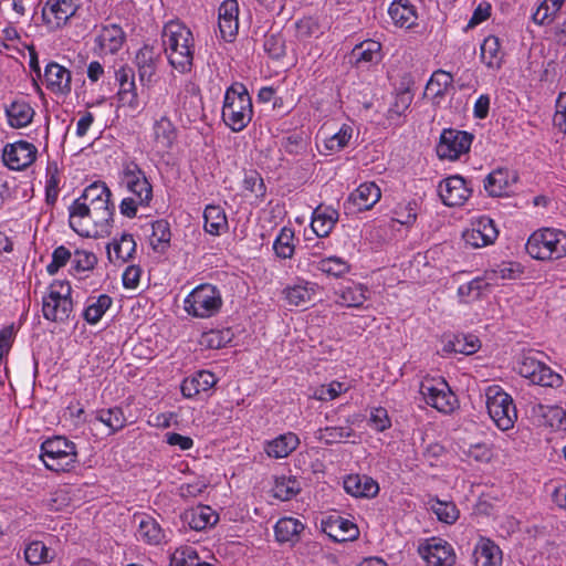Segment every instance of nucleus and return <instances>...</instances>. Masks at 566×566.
<instances>
[{
  "mask_svg": "<svg viewBox=\"0 0 566 566\" xmlns=\"http://www.w3.org/2000/svg\"><path fill=\"white\" fill-rule=\"evenodd\" d=\"M112 192L105 182H93L70 207V227L82 237H96L108 232L114 208Z\"/></svg>",
  "mask_w": 566,
  "mask_h": 566,
  "instance_id": "1",
  "label": "nucleus"
},
{
  "mask_svg": "<svg viewBox=\"0 0 566 566\" xmlns=\"http://www.w3.org/2000/svg\"><path fill=\"white\" fill-rule=\"evenodd\" d=\"M163 45L169 63L180 72L190 70L193 60V36L191 31L179 22H169L163 31Z\"/></svg>",
  "mask_w": 566,
  "mask_h": 566,
  "instance_id": "2",
  "label": "nucleus"
},
{
  "mask_svg": "<svg viewBox=\"0 0 566 566\" xmlns=\"http://www.w3.org/2000/svg\"><path fill=\"white\" fill-rule=\"evenodd\" d=\"M253 116L252 101L241 83L231 85L224 95L222 119L233 132L243 130Z\"/></svg>",
  "mask_w": 566,
  "mask_h": 566,
  "instance_id": "3",
  "label": "nucleus"
},
{
  "mask_svg": "<svg viewBox=\"0 0 566 566\" xmlns=\"http://www.w3.org/2000/svg\"><path fill=\"white\" fill-rule=\"evenodd\" d=\"M526 251L537 260L560 259L566 255V233L554 229L535 231L526 242Z\"/></svg>",
  "mask_w": 566,
  "mask_h": 566,
  "instance_id": "4",
  "label": "nucleus"
},
{
  "mask_svg": "<svg viewBox=\"0 0 566 566\" xmlns=\"http://www.w3.org/2000/svg\"><path fill=\"white\" fill-rule=\"evenodd\" d=\"M40 457L46 469L55 472H65L76 462V447L64 437H54L41 444Z\"/></svg>",
  "mask_w": 566,
  "mask_h": 566,
  "instance_id": "5",
  "label": "nucleus"
},
{
  "mask_svg": "<svg viewBox=\"0 0 566 566\" xmlns=\"http://www.w3.org/2000/svg\"><path fill=\"white\" fill-rule=\"evenodd\" d=\"M71 285L66 281H54L46 296L43 297V316L53 322H64L73 310Z\"/></svg>",
  "mask_w": 566,
  "mask_h": 566,
  "instance_id": "6",
  "label": "nucleus"
},
{
  "mask_svg": "<svg viewBox=\"0 0 566 566\" xmlns=\"http://www.w3.org/2000/svg\"><path fill=\"white\" fill-rule=\"evenodd\" d=\"M488 412L496 427L503 431L513 428L517 412L512 397L499 386L486 389Z\"/></svg>",
  "mask_w": 566,
  "mask_h": 566,
  "instance_id": "7",
  "label": "nucleus"
},
{
  "mask_svg": "<svg viewBox=\"0 0 566 566\" xmlns=\"http://www.w3.org/2000/svg\"><path fill=\"white\" fill-rule=\"evenodd\" d=\"M185 311L196 317H210L221 307L220 293L210 284L197 286L185 300Z\"/></svg>",
  "mask_w": 566,
  "mask_h": 566,
  "instance_id": "8",
  "label": "nucleus"
},
{
  "mask_svg": "<svg viewBox=\"0 0 566 566\" xmlns=\"http://www.w3.org/2000/svg\"><path fill=\"white\" fill-rule=\"evenodd\" d=\"M419 391L424 401L440 412L449 413L455 408L457 398L441 377H424L420 382Z\"/></svg>",
  "mask_w": 566,
  "mask_h": 566,
  "instance_id": "9",
  "label": "nucleus"
},
{
  "mask_svg": "<svg viewBox=\"0 0 566 566\" xmlns=\"http://www.w3.org/2000/svg\"><path fill=\"white\" fill-rule=\"evenodd\" d=\"M473 136L458 129H444L437 146V154L440 158L458 159L462 154L469 151Z\"/></svg>",
  "mask_w": 566,
  "mask_h": 566,
  "instance_id": "10",
  "label": "nucleus"
},
{
  "mask_svg": "<svg viewBox=\"0 0 566 566\" xmlns=\"http://www.w3.org/2000/svg\"><path fill=\"white\" fill-rule=\"evenodd\" d=\"M497 235L494 221L488 217H480L463 232V240L473 248H483L494 243Z\"/></svg>",
  "mask_w": 566,
  "mask_h": 566,
  "instance_id": "11",
  "label": "nucleus"
},
{
  "mask_svg": "<svg viewBox=\"0 0 566 566\" xmlns=\"http://www.w3.org/2000/svg\"><path fill=\"white\" fill-rule=\"evenodd\" d=\"M419 554L432 566H452L455 560L452 547L442 538L432 537L420 545Z\"/></svg>",
  "mask_w": 566,
  "mask_h": 566,
  "instance_id": "12",
  "label": "nucleus"
},
{
  "mask_svg": "<svg viewBox=\"0 0 566 566\" xmlns=\"http://www.w3.org/2000/svg\"><path fill=\"white\" fill-rule=\"evenodd\" d=\"M438 193L446 206H462L471 196V189L461 176H450L438 186Z\"/></svg>",
  "mask_w": 566,
  "mask_h": 566,
  "instance_id": "13",
  "label": "nucleus"
},
{
  "mask_svg": "<svg viewBox=\"0 0 566 566\" xmlns=\"http://www.w3.org/2000/svg\"><path fill=\"white\" fill-rule=\"evenodd\" d=\"M36 151L33 144L20 140L4 147L2 159L10 169L22 170L35 160Z\"/></svg>",
  "mask_w": 566,
  "mask_h": 566,
  "instance_id": "14",
  "label": "nucleus"
},
{
  "mask_svg": "<svg viewBox=\"0 0 566 566\" xmlns=\"http://www.w3.org/2000/svg\"><path fill=\"white\" fill-rule=\"evenodd\" d=\"M381 192L375 182L361 184L353 191L345 202L348 213H356L371 209L380 199Z\"/></svg>",
  "mask_w": 566,
  "mask_h": 566,
  "instance_id": "15",
  "label": "nucleus"
},
{
  "mask_svg": "<svg viewBox=\"0 0 566 566\" xmlns=\"http://www.w3.org/2000/svg\"><path fill=\"white\" fill-rule=\"evenodd\" d=\"M517 176L509 169L499 168L490 172L484 180V189L491 197L510 196L511 187Z\"/></svg>",
  "mask_w": 566,
  "mask_h": 566,
  "instance_id": "16",
  "label": "nucleus"
},
{
  "mask_svg": "<svg viewBox=\"0 0 566 566\" xmlns=\"http://www.w3.org/2000/svg\"><path fill=\"white\" fill-rule=\"evenodd\" d=\"M71 72L59 63L51 62L45 66L44 82L53 93L67 95L71 92Z\"/></svg>",
  "mask_w": 566,
  "mask_h": 566,
  "instance_id": "17",
  "label": "nucleus"
},
{
  "mask_svg": "<svg viewBox=\"0 0 566 566\" xmlns=\"http://www.w3.org/2000/svg\"><path fill=\"white\" fill-rule=\"evenodd\" d=\"M239 2H221L219 7V31L221 38L232 42L239 30Z\"/></svg>",
  "mask_w": 566,
  "mask_h": 566,
  "instance_id": "18",
  "label": "nucleus"
},
{
  "mask_svg": "<svg viewBox=\"0 0 566 566\" xmlns=\"http://www.w3.org/2000/svg\"><path fill=\"white\" fill-rule=\"evenodd\" d=\"M125 41V33L117 24L103 27L99 34L95 39L99 54L117 53Z\"/></svg>",
  "mask_w": 566,
  "mask_h": 566,
  "instance_id": "19",
  "label": "nucleus"
},
{
  "mask_svg": "<svg viewBox=\"0 0 566 566\" xmlns=\"http://www.w3.org/2000/svg\"><path fill=\"white\" fill-rule=\"evenodd\" d=\"M76 10L74 2H45L42 8V18L46 24L60 28L75 14Z\"/></svg>",
  "mask_w": 566,
  "mask_h": 566,
  "instance_id": "20",
  "label": "nucleus"
},
{
  "mask_svg": "<svg viewBox=\"0 0 566 566\" xmlns=\"http://www.w3.org/2000/svg\"><path fill=\"white\" fill-rule=\"evenodd\" d=\"M349 59L357 67L378 63L381 60V44L375 40H365L354 46Z\"/></svg>",
  "mask_w": 566,
  "mask_h": 566,
  "instance_id": "21",
  "label": "nucleus"
},
{
  "mask_svg": "<svg viewBox=\"0 0 566 566\" xmlns=\"http://www.w3.org/2000/svg\"><path fill=\"white\" fill-rule=\"evenodd\" d=\"M324 532L335 542L353 541L356 539L359 534L357 526L353 522L340 516H331L325 522Z\"/></svg>",
  "mask_w": 566,
  "mask_h": 566,
  "instance_id": "22",
  "label": "nucleus"
},
{
  "mask_svg": "<svg viewBox=\"0 0 566 566\" xmlns=\"http://www.w3.org/2000/svg\"><path fill=\"white\" fill-rule=\"evenodd\" d=\"M345 491L356 497H374L379 492L378 483L367 475H348L344 480Z\"/></svg>",
  "mask_w": 566,
  "mask_h": 566,
  "instance_id": "23",
  "label": "nucleus"
},
{
  "mask_svg": "<svg viewBox=\"0 0 566 566\" xmlns=\"http://www.w3.org/2000/svg\"><path fill=\"white\" fill-rule=\"evenodd\" d=\"M338 220V212L332 207L318 206L312 218L311 227L318 238L327 237Z\"/></svg>",
  "mask_w": 566,
  "mask_h": 566,
  "instance_id": "24",
  "label": "nucleus"
},
{
  "mask_svg": "<svg viewBox=\"0 0 566 566\" xmlns=\"http://www.w3.org/2000/svg\"><path fill=\"white\" fill-rule=\"evenodd\" d=\"M217 382L214 374L208 370H200L187 377L181 384V392L187 398H192L201 391H207Z\"/></svg>",
  "mask_w": 566,
  "mask_h": 566,
  "instance_id": "25",
  "label": "nucleus"
},
{
  "mask_svg": "<svg viewBox=\"0 0 566 566\" xmlns=\"http://www.w3.org/2000/svg\"><path fill=\"white\" fill-rule=\"evenodd\" d=\"M473 559L476 566H497L502 560V552L488 538H481L475 545Z\"/></svg>",
  "mask_w": 566,
  "mask_h": 566,
  "instance_id": "26",
  "label": "nucleus"
},
{
  "mask_svg": "<svg viewBox=\"0 0 566 566\" xmlns=\"http://www.w3.org/2000/svg\"><path fill=\"white\" fill-rule=\"evenodd\" d=\"M481 61L490 70L497 71L503 63L504 53L501 50L500 39L489 35L481 44Z\"/></svg>",
  "mask_w": 566,
  "mask_h": 566,
  "instance_id": "27",
  "label": "nucleus"
},
{
  "mask_svg": "<svg viewBox=\"0 0 566 566\" xmlns=\"http://www.w3.org/2000/svg\"><path fill=\"white\" fill-rule=\"evenodd\" d=\"M9 125L13 128L28 126L34 116V109L25 101H14L6 107Z\"/></svg>",
  "mask_w": 566,
  "mask_h": 566,
  "instance_id": "28",
  "label": "nucleus"
},
{
  "mask_svg": "<svg viewBox=\"0 0 566 566\" xmlns=\"http://www.w3.org/2000/svg\"><path fill=\"white\" fill-rule=\"evenodd\" d=\"M158 55L153 46L144 45L136 54L135 62L138 69L139 80L150 82L156 73Z\"/></svg>",
  "mask_w": 566,
  "mask_h": 566,
  "instance_id": "29",
  "label": "nucleus"
},
{
  "mask_svg": "<svg viewBox=\"0 0 566 566\" xmlns=\"http://www.w3.org/2000/svg\"><path fill=\"white\" fill-rule=\"evenodd\" d=\"M298 443L297 436L289 432L269 441L265 446V452L271 458H285L297 448Z\"/></svg>",
  "mask_w": 566,
  "mask_h": 566,
  "instance_id": "30",
  "label": "nucleus"
},
{
  "mask_svg": "<svg viewBox=\"0 0 566 566\" xmlns=\"http://www.w3.org/2000/svg\"><path fill=\"white\" fill-rule=\"evenodd\" d=\"M303 530L304 525L298 520L283 517L280 518L274 526L275 538L280 543L294 544L298 541Z\"/></svg>",
  "mask_w": 566,
  "mask_h": 566,
  "instance_id": "31",
  "label": "nucleus"
},
{
  "mask_svg": "<svg viewBox=\"0 0 566 566\" xmlns=\"http://www.w3.org/2000/svg\"><path fill=\"white\" fill-rule=\"evenodd\" d=\"M185 518L195 531H202L218 522V515L209 506H198L187 511Z\"/></svg>",
  "mask_w": 566,
  "mask_h": 566,
  "instance_id": "32",
  "label": "nucleus"
},
{
  "mask_svg": "<svg viewBox=\"0 0 566 566\" xmlns=\"http://www.w3.org/2000/svg\"><path fill=\"white\" fill-rule=\"evenodd\" d=\"M203 219L205 230L212 235H219L222 231L228 229V220L220 206H207L203 211Z\"/></svg>",
  "mask_w": 566,
  "mask_h": 566,
  "instance_id": "33",
  "label": "nucleus"
},
{
  "mask_svg": "<svg viewBox=\"0 0 566 566\" xmlns=\"http://www.w3.org/2000/svg\"><path fill=\"white\" fill-rule=\"evenodd\" d=\"M388 13L399 27L410 28L417 20V13L410 2H390Z\"/></svg>",
  "mask_w": 566,
  "mask_h": 566,
  "instance_id": "34",
  "label": "nucleus"
},
{
  "mask_svg": "<svg viewBox=\"0 0 566 566\" xmlns=\"http://www.w3.org/2000/svg\"><path fill=\"white\" fill-rule=\"evenodd\" d=\"M136 249V242L132 234L124 233L120 239L117 241H113L112 244L108 245V258L112 262H114L113 254L115 255V260L119 262H126L133 256V253Z\"/></svg>",
  "mask_w": 566,
  "mask_h": 566,
  "instance_id": "35",
  "label": "nucleus"
},
{
  "mask_svg": "<svg viewBox=\"0 0 566 566\" xmlns=\"http://www.w3.org/2000/svg\"><path fill=\"white\" fill-rule=\"evenodd\" d=\"M154 137L157 147L168 149L176 139V129L166 116L161 117L154 125Z\"/></svg>",
  "mask_w": 566,
  "mask_h": 566,
  "instance_id": "36",
  "label": "nucleus"
},
{
  "mask_svg": "<svg viewBox=\"0 0 566 566\" xmlns=\"http://www.w3.org/2000/svg\"><path fill=\"white\" fill-rule=\"evenodd\" d=\"M112 305V297L107 294H101L98 297L88 300V304L83 312L84 319L90 324H96L105 312Z\"/></svg>",
  "mask_w": 566,
  "mask_h": 566,
  "instance_id": "37",
  "label": "nucleus"
},
{
  "mask_svg": "<svg viewBox=\"0 0 566 566\" xmlns=\"http://www.w3.org/2000/svg\"><path fill=\"white\" fill-rule=\"evenodd\" d=\"M273 495L281 501H289L301 491V484L295 476H277L275 478L272 489Z\"/></svg>",
  "mask_w": 566,
  "mask_h": 566,
  "instance_id": "38",
  "label": "nucleus"
},
{
  "mask_svg": "<svg viewBox=\"0 0 566 566\" xmlns=\"http://www.w3.org/2000/svg\"><path fill=\"white\" fill-rule=\"evenodd\" d=\"M25 560L30 565H41L50 563L54 558L52 551L40 541L30 543L24 549Z\"/></svg>",
  "mask_w": 566,
  "mask_h": 566,
  "instance_id": "39",
  "label": "nucleus"
},
{
  "mask_svg": "<svg viewBox=\"0 0 566 566\" xmlns=\"http://www.w3.org/2000/svg\"><path fill=\"white\" fill-rule=\"evenodd\" d=\"M95 419L109 428L111 433L120 430L126 423L124 412L117 407L96 411Z\"/></svg>",
  "mask_w": 566,
  "mask_h": 566,
  "instance_id": "40",
  "label": "nucleus"
},
{
  "mask_svg": "<svg viewBox=\"0 0 566 566\" xmlns=\"http://www.w3.org/2000/svg\"><path fill=\"white\" fill-rule=\"evenodd\" d=\"M137 533L140 538L149 544H159L164 537L159 524L148 516L142 517Z\"/></svg>",
  "mask_w": 566,
  "mask_h": 566,
  "instance_id": "41",
  "label": "nucleus"
},
{
  "mask_svg": "<svg viewBox=\"0 0 566 566\" xmlns=\"http://www.w3.org/2000/svg\"><path fill=\"white\" fill-rule=\"evenodd\" d=\"M452 83L453 76L451 73L443 70H438L432 74L431 78L427 83L426 90L431 92L433 96L441 97L446 95Z\"/></svg>",
  "mask_w": 566,
  "mask_h": 566,
  "instance_id": "42",
  "label": "nucleus"
},
{
  "mask_svg": "<svg viewBox=\"0 0 566 566\" xmlns=\"http://www.w3.org/2000/svg\"><path fill=\"white\" fill-rule=\"evenodd\" d=\"M366 290L360 284L342 289L338 302L347 307H359L366 301Z\"/></svg>",
  "mask_w": 566,
  "mask_h": 566,
  "instance_id": "43",
  "label": "nucleus"
},
{
  "mask_svg": "<svg viewBox=\"0 0 566 566\" xmlns=\"http://www.w3.org/2000/svg\"><path fill=\"white\" fill-rule=\"evenodd\" d=\"M123 182L127 189L133 186L146 187V175L135 161H127L123 165Z\"/></svg>",
  "mask_w": 566,
  "mask_h": 566,
  "instance_id": "44",
  "label": "nucleus"
},
{
  "mask_svg": "<svg viewBox=\"0 0 566 566\" xmlns=\"http://www.w3.org/2000/svg\"><path fill=\"white\" fill-rule=\"evenodd\" d=\"M294 232L289 228H283L274 241L273 249L279 258L289 259L294 253L293 245Z\"/></svg>",
  "mask_w": 566,
  "mask_h": 566,
  "instance_id": "45",
  "label": "nucleus"
},
{
  "mask_svg": "<svg viewBox=\"0 0 566 566\" xmlns=\"http://www.w3.org/2000/svg\"><path fill=\"white\" fill-rule=\"evenodd\" d=\"M431 509L438 520L447 524L454 523L459 517V511L455 504L451 502H442L436 499L431 501Z\"/></svg>",
  "mask_w": 566,
  "mask_h": 566,
  "instance_id": "46",
  "label": "nucleus"
},
{
  "mask_svg": "<svg viewBox=\"0 0 566 566\" xmlns=\"http://www.w3.org/2000/svg\"><path fill=\"white\" fill-rule=\"evenodd\" d=\"M353 434L350 427H326L317 431V439L325 444H334L340 442L345 438Z\"/></svg>",
  "mask_w": 566,
  "mask_h": 566,
  "instance_id": "47",
  "label": "nucleus"
},
{
  "mask_svg": "<svg viewBox=\"0 0 566 566\" xmlns=\"http://www.w3.org/2000/svg\"><path fill=\"white\" fill-rule=\"evenodd\" d=\"M285 297L291 305L300 306L312 301L313 289L297 284L284 290Z\"/></svg>",
  "mask_w": 566,
  "mask_h": 566,
  "instance_id": "48",
  "label": "nucleus"
},
{
  "mask_svg": "<svg viewBox=\"0 0 566 566\" xmlns=\"http://www.w3.org/2000/svg\"><path fill=\"white\" fill-rule=\"evenodd\" d=\"M490 284L483 279L476 277L465 284H462L458 289V294L462 298H467L465 302L478 300L484 290Z\"/></svg>",
  "mask_w": 566,
  "mask_h": 566,
  "instance_id": "49",
  "label": "nucleus"
},
{
  "mask_svg": "<svg viewBox=\"0 0 566 566\" xmlns=\"http://www.w3.org/2000/svg\"><path fill=\"white\" fill-rule=\"evenodd\" d=\"M343 391H346L343 382L332 381L315 388L311 397L321 401H329L337 398Z\"/></svg>",
  "mask_w": 566,
  "mask_h": 566,
  "instance_id": "50",
  "label": "nucleus"
},
{
  "mask_svg": "<svg viewBox=\"0 0 566 566\" xmlns=\"http://www.w3.org/2000/svg\"><path fill=\"white\" fill-rule=\"evenodd\" d=\"M564 2H541L532 15L537 24H545L553 21L555 14L560 10Z\"/></svg>",
  "mask_w": 566,
  "mask_h": 566,
  "instance_id": "51",
  "label": "nucleus"
},
{
  "mask_svg": "<svg viewBox=\"0 0 566 566\" xmlns=\"http://www.w3.org/2000/svg\"><path fill=\"white\" fill-rule=\"evenodd\" d=\"M450 346L454 353L472 355L480 348V340L473 335H461L455 336Z\"/></svg>",
  "mask_w": 566,
  "mask_h": 566,
  "instance_id": "52",
  "label": "nucleus"
},
{
  "mask_svg": "<svg viewBox=\"0 0 566 566\" xmlns=\"http://www.w3.org/2000/svg\"><path fill=\"white\" fill-rule=\"evenodd\" d=\"M318 269L322 272H324V273H326L328 275H333L335 277H338V276H342V275H344L345 273H347L349 271V265L347 264L346 261H344L340 258L331 256V258H327V259H323L318 263Z\"/></svg>",
  "mask_w": 566,
  "mask_h": 566,
  "instance_id": "53",
  "label": "nucleus"
},
{
  "mask_svg": "<svg viewBox=\"0 0 566 566\" xmlns=\"http://www.w3.org/2000/svg\"><path fill=\"white\" fill-rule=\"evenodd\" d=\"M543 363L535 356H524L518 365V373L522 377L530 379L533 384L536 381L538 370L541 371Z\"/></svg>",
  "mask_w": 566,
  "mask_h": 566,
  "instance_id": "54",
  "label": "nucleus"
},
{
  "mask_svg": "<svg viewBox=\"0 0 566 566\" xmlns=\"http://www.w3.org/2000/svg\"><path fill=\"white\" fill-rule=\"evenodd\" d=\"M352 133L353 129L350 126L343 125L336 134L326 139V148L333 151L343 149L347 146L349 139L352 138Z\"/></svg>",
  "mask_w": 566,
  "mask_h": 566,
  "instance_id": "55",
  "label": "nucleus"
},
{
  "mask_svg": "<svg viewBox=\"0 0 566 566\" xmlns=\"http://www.w3.org/2000/svg\"><path fill=\"white\" fill-rule=\"evenodd\" d=\"M264 50L273 59H280L285 53V41L281 34H268L264 40Z\"/></svg>",
  "mask_w": 566,
  "mask_h": 566,
  "instance_id": "56",
  "label": "nucleus"
},
{
  "mask_svg": "<svg viewBox=\"0 0 566 566\" xmlns=\"http://www.w3.org/2000/svg\"><path fill=\"white\" fill-rule=\"evenodd\" d=\"M151 244L156 247L159 243H169L171 232L169 223L166 220H157L151 224Z\"/></svg>",
  "mask_w": 566,
  "mask_h": 566,
  "instance_id": "57",
  "label": "nucleus"
},
{
  "mask_svg": "<svg viewBox=\"0 0 566 566\" xmlns=\"http://www.w3.org/2000/svg\"><path fill=\"white\" fill-rule=\"evenodd\" d=\"M536 385L546 387H559L563 382L562 377L553 371L547 365L543 363L541 371L538 370L536 376Z\"/></svg>",
  "mask_w": 566,
  "mask_h": 566,
  "instance_id": "58",
  "label": "nucleus"
},
{
  "mask_svg": "<svg viewBox=\"0 0 566 566\" xmlns=\"http://www.w3.org/2000/svg\"><path fill=\"white\" fill-rule=\"evenodd\" d=\"M97 259L94 253L87 252V251H80L77 250L74 253V258L72 260L73 268L76 271H88L94 268L96 264Z\"/></svg>",
  "mask_w": 566,
  "mask_h": 566,
  "instance_id": "59",
  "label": "nucleus"
},
{
  "mask_svg": "<svg viewBox=\"0 0 566 566\" xmlns=\"http://www.w3.org/2000/svg\"><path fill=\"white\" fill-rule=\"evenodd\" d=\"M369 422L377 431H384L391 426L387 410L381 407L371 411Z\"/></svg>",
  "mask_w": 566,
  "mask_h": 566,
  "instance_id": "60",
  "label": "nucleus"
},
{
  "mask_svg": "<svg viewBox=\"0 0 566 566\" xmlns=\"http://www.w3.org/2000/svg\"><path fill=\"white\" fill-rule=\"evenodd\" d=\"M465 454L476 462H489L492 458L491 449L484 443L470 446Z\"/></svg>",
  "mask_w": 566,
  "mask_h": 566,
  "instance_id": "61",
  "label": "nucleus"
},
{
  "mask_svg": "<svg viewBox=\"0 0 566 566\" xmlns=\"http://www.w3.org/2000/svg\"><path fill=\"white\" fill-rule=\"evenodd\" d=\"M132 193H134L135 197L138 198V203L140 206H148L149 202L153 199V187L148 179L146 178V187L142 186H133L130 189H128Z\"/></svg>",
  "mask_w": 566,
  "mask_h": 566,
  "instance_id": "62",
  "label": "nucleus"
},
{
  "mask_svg": "<svg viewBox=\"0 0 566 566\" xmlns=\"http://www.w3.org/2000/svg\"><path fill=\"white\" fill-rule=\"evenodd\" d=\"M229 335V332H219V331H211L207 334H205L203 338L207 344V346L211 348H220L224 346L228 342H230L229 337H226Z\"/></svg>",
  "mask_w": 566,
  "mask_h": 566,
  "instance_id": "63",
  "label": "nucleus"
},
{
  "mask_svg": "<svg viewBox=\"0 0 566 566\" xmlns=\"http://www.w3.org/2000/svg\"><path fill=\"white\" fill-rule=\"evenodd\" d=\"M118 101L123 107H128L132 111H138L142 108V102L139 101L136 91L130 92H118Z\"/></svg>",
  "mask_w": 566,
  "mask_h": 566,
  "instance_id": "64",
  "label": "nucleus"
}]
</instances>
